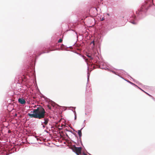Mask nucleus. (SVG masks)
I'll list each match as a JSON object with an SVG mask.
<instances>
[{
  "instance_id": "obj_1",
  "label": "nucleus",
  "mask_w": 155,
  "mask_h": 155,
  "mask_svg": "<svg viewBox=\"0 0 155 155\" xmlns=\"http://www.w3.org/2000/svg\"><path fill=\"white\" fill-rule=\"evenodd\" d=\"M46 48L45 47H42L39 49L35 50L33 54L32 52H30L29 53H28V59H27V61L29 65L25 67L24 70H22V72L24 73V78L28 79L35 74V71H33V68L35 65L36 59L42 54L49 52L50 51H46L41 52V50H45Z\"/></svg>"
},
{
  "instance_id": "obj_2",
  "label": "nucleus",
  "mask_w": 155,
  "mask_h": 155,
  "mask_svg": "<svg viewBox=\"0 0 155 155\" xmlns=\"http://www.w3.org/2000/svg\"><path fill=\"white\" fill-rule=\"evenodd\" d=\"M36 109H33L30 113H28L27 115L30 118L41 119L44 118V121L41 122V124L47 125L49 121L48 118L45 117L46 112L43 107L41 105H38Z\"/></svg>"
},
{
  "instance_id": "obj_3",
  "label": "nucleus",
  "mask_w": 155,
  "mask_h": 155,
  "mask_svg": "<svg viewBox=\"0 0 155 155\" xmlns=\"http://www.w3.org/2000/svg\"><path fill=\"white\" fill-rule=\"evenodd\" d=\"M153 0H147L143 3L141 7L136 12L137 18L140 19L144 18L149 8L153 5L155 6Z\"/></svg>"
},
{
  "instance_id": "obj_4",
  "label": "nucleus",
  "mask_w": 155,
  "mask_h": 155,
  "mask_svg": "<svg viewBox=\"0 0 155 155\" xmlns=\"http://www.w3.org/2000/svg\"><path fill=\"white\" fill-rule=\"evenodd\" d=\"M98 53L96 51H93L91 53H87L86 54L88 58V59L85 58L87 59V62L90 63L91 65H94L97 66L100 68V62H103L99 61V58L98 56Z\"/></svg>"
},
{
  "instance_id": "obj_5",
  "label": "nucleus",
  "mask_w": 155,
  "mask_h": 155,
  "mask_svg": "<svg viewBox=\"0 0 155 155\" xmlns=\"http://www.w3.org/2000/svg\"><path fill=\"white\" fill-rule=\"evenodd\" d=\"M41 97L44 98L46 101L48 102V104L47 105V107L49 109L51 110L52 107L53 108L54 107H55L56 108H58V107H60L59 105L56 104L54 102L50 99H48L43 94H41Z\"/></svg>"
},
{
  "instance_id": "obj_6",
  "label": "nucleus",
  "mask_w": 155,
  "mask_h": 155,
  "mask_svg": "<svg viewBox=\"0 0 155 155\" xmlns=\"http://www.w3.org/2000/svg\"><path fill=\"white\" fill-rule=\"evenodd\" d=\"M129 22L134 25H136L137 24L138 20L136 17L135 14L131 12V14L130 15V18L129 19Z\"/></svg>"
},
{
  "instance_id": "obj_7",
  "label": "nucleus",
  "mask_w": 155,
  "mask_h": 155,
  "mask_svg": "<svg viewBox=\"0 0 155 155\" xmlns=\"http://www.w3.org/2000/svg\"><path fill=\"white\" fill-rule=\"evenodd\" d=\"M100 68L102 69H104L105 70H107L108 71L111 72H112L113 73L117 75H118L117 73L115 71H112L111 70L109 69V68H107L106 64L104 62H100Z\"/></svg>"
},
{
  "instance_id": "obj_8",
  "label": "nucleus",
  "mask_w": 155,
  "mask_h": 155,
  "mask_svg": "<svg viewBox=\"0 0 155 155\" xmlns=\"http://www.w3.org/2000/svg\"><path fill=\"white\" fill-rule=\"evenodd\" d=\"M83 128V127H82L80 130H78L77 131H76L74 129H73V130L74 131H75L76 132L78 133V134L79 136V138L78 137V140L80 141V143H81V146L84 147L81 139V137L82 136L81 131Z\"/></svg>"
},
{
  "instance_id": "obj_9",
  "label": "nucleus",
  "mask_w": 155,
  "mask_h": 155,
  "mask_svg": "<svg viewBox=\"0 0 155 155\" xmlns=\"http://www.w3.org/2000/svg\"><path fill=\"white\" fill-rule=\"evenodd\" d=\"M73 148H70L71 149L72 151L74 152H78L80 154H81V150H82V147H77L75 145H74L73 146Z\"/></svg>"
},
{
  "instance_id": "obj_10",
  "label": "nucleus",
  "mask_w": 155,
  "mask_h": 155,
  "mask_svg": "<svg viewBox=\"0 0 155 155\" xmlns=\"http://www.w3.org/2000/svg\"><path fill=\"white\" fill-rule=\"evenodd\" d=\"M7 126L5 127V128L6 129ZM5 127L3 126H0V135L1 136H3L6 134V133H5Z\"/></svg>"
},
{
  "instance_id": "obj_11",
  "label": "nucleus",
  "mask_w": 155,
  "mask_h": 155,
  "mask_svg": "<svg viewBox=\"0 0 155 155\" xmlns=\"http://www.w3.org/2000/svg\"><path fill=\"white\" fill-rule=\"evenodd\" d=\"M90 74L88 72L87 73V85H86V91H87L88 90H90L91 89V88L90 87V86H89V85L88 84V82L89 81V78L90 77Z\"/></svg>"
},
{
  "instance_id": "obj_12",
  "label": "nucleus",
  "mask_w": 155,
  "mask_h": 155,
  "mask_svg": "<svg viewBox=\"0 0 155 155\" xmlns=\"http://www.w3.org/2000/svg\"><path fill=\"white\" fill-rule=\"evenodd\" d=\"M18 101V102L21 104H25L26 103L25 99L22 98H19Z\"/></svg>"
},
{
  "instance_id": "obj_13",
  "label": "nucleus",
  "mask_w": 155,
  "mask_h": 155,
  "mask_svg": "<svg viewBox=\"0 0 155 155\" xmlns=\"http://www.w3.org/2000/svg\"><path fill=\"white\" fill-rule=\"evenodd\" d=\"M72 46H70L69 47H67L66 46L62 44L61 46V48L62 50H65L67 51H69L68 50L65 48H68L71 47Z\"/></svg>"
},
{
  "instance_id": "obj_14",
  "label": "nucleus",
  "mask_w": 155,
  "mask_h": 155,
  "mask_svg": "<svg viewBox=\"0 0 155 155\" xmlns=\"http://www.w3.org/2000/svg\"><path fill=\"white\" fill-rule=\"evenodd\" d=\"M73 51L76 53V54H78L79 55H80V56H81L85 60V62L87 63V59H85V57L84 56H83V55H82L81 54L77 52L76 51Z\"/></svg>"
},
{
  "instance_id": "obj_15",
  "label": "nucleus",
  "mask_w": 155,
  "mask_h": 155,
  "mask_svg": "<svg viewBox=\"0 0 155 155\" xmlns=\"http://www.w3.org/2000/svg\"><path fill=\"white\" fill-rule=\"evenodd\" d=\"M63 41L62 39L61 38H60L59 40L57 41V42H56L55 43V44L54 45H55L56 46H57V44L58 43H61Z\"/></svg>"
},
{
  "instance_id": "obj_16",
  "label": "nucleus",
  "mask_w": 155,
  "mask_h": 155,
  "mask_svg": "<svg viewBox=\"0 0 155 155\" xmlns=\"http://www.w3.org/2000/svg\"><path fill=\"white\" fill-rule=\"evenodd\" d=\"M77 142H76L73 141V142L75 143L77 146H80L81 145V143H80V141L78 140V138L77 139Z\"/></svg>"
},
{
  "instance_id": "obj_17",
  "label": "nucleus",
  "mask_w": 155,
  "mask_h": 155,
  "mask_svg": "<svg viewBox=\"0 0 155 155\" xmlns=\"http://www.w3.org/2000/svg\"><path fill=\"white\" fill-rule=\"evenodd\" d=\"M126 81L127 82H128L130 84H132V85H134V86L135 87H137V85H136L135 84H134V83H132V82L128 80H126Z\"/></svg>"
},
{
  "instance_id": "obj_18",
  "label": "nucleus",
  "mask_w": 155,
  "mask_h": 155,
  "mask_svg": "<svg viewBox=\"0 0 155 155\" xmlns=\"http://www.w3.org/2000/svg\"><path fill=\"white\" fill-rule=\"evenodd\" d=\"M121 70V72L123 74H124L125 75H126L128 76H129L128 73L126 72H125L123 70Z\"/></svg>"
},
{
  "instance_id": "obj_19",
  "label": "nucleus",
  "mask_w": 155,
  "mask_h": 155,
  "mask_svg": "<svg viewBox=\"0 0 155 155\" xmlns=\"http://www.w3.org/2000/svg\"><path fill=\"white\" fill-rule=\"evenodd\" d=\"M72 134H73V135H74L75 136V137H77V139H78V136L76 135V133H74V132H73L72 133Z\"/></svg>"
},
{
  "instance_id": "obj_20",
  "label": "nucleus",
  "mask_w": 155,
  "mask_h": 155,
  "mask_svg": "<svg viewBox=\"0 0 155 155\" xmlns=\"http://www.w3.org/2000/svg\"><path fill=\"white\" fill-rule=\"evenodd\" d=\"M85 120H84V122H83V128L85 126V124H86L85 122Z\"/></svg>"
},
{
  "instance_id": "obj_21",
  "label": "nucleus",
  "mask_w": 155,
  "mask_h": 155,
  "mask_svg": "<svg viewBox=\"0 0 155 155\" xmlns=\"http://www.w3.org/2000/svg\"><path fill=\"white\" fill-rule=\"evenodd\" d=\"M91 44H92L94 45H95V43H94V41H92L91 42Z\"/></svg>"
},
{
  "instance_id": "obj_22",
  "label": "nucleus",
  "mask_w": 155,
  "mask_h": 155,
  "mask_svg": "<svg viewBox=\"0 0 155 155\" xmlns=\"http://www.w3.org/2000/svg\"><path fill=\"white\" fill-rule=\"evenodd\" d=\"M66 131H68V132H71V133L73 132L71 130H68L67 129H66Z\"/></svg>"
},
{
  "instance_id": "obj_23",
  "label": "nucleus",
  "mask_w": 155,
  "mask_h": 155,
  "mask_svg": "<svg viewBox=\"0 0 155 155\" xmlns=\"http://www.w3.org/2000/svg\"><path fill=\"white\" fill-rule=\"evenodd\" d=\"M139 89H140L141 91H142L144 92L145 91H144L143 90H142L141 88L140 87H138V86L137 87Z\"/></svg>"
},
{
  "instance_id": "obj_24",
  "label": "nucleus",
  "mask_w": 155,
  "mask_h": 155,
  "mask_svg": "<svg viewBox=\"0 0 155 155\" xmlns=\"http://www.w3.org/2000/svg\"><path fill=\"white\" fill-rule=\"evenodd\" d=\"M144 93H145L146 94H147V95H148L150 97L151 96V95H150L148 93H147V92H146L145 91L144 92Z\"/></svg>"
},
{
  "instance_id": "obj_25",
  "label": "nucleus",
  "mask_w": 155,
  "mask_h": 155,
  "mask_svg": "<svg viewBox=\"0 0 155 155\" xmlns=\"http://www.w3.org/2000/svg\"><path fill=\"white\" fill-rule=\"evenodd\" d=\"M150 97H151V98H152L155 101V98H154L153 96L151 95V96H150Z\"/></svg>"
},
{
  "instance_id": "obj_26",
  "label": "nucleus",
  "mask_w": 155,
  "mask_h": 155,
  "mask_svg": "<svg viewBox=\"0 0 155 155\" xmlns=\"http://www.w3.org/2000/svg\"><path fill=\"white\" fill-rule=\"evenodd\" d=\"M77 155H79L80 154L78 152H74Z\"/></svg>"
},
{
  "instance_id": "obj_27",
  "label": "nucleus",
  "mask_w": 155,
  "mask_h": 155,
  "mask_svg": "<svg viewBox=\"0 0 155 155\" xmlns=\"http://www.w3.org/2000/svg\"><path fill=\"white\" fill-rule=\"evenodd\" d=\"M76 118H77V114H74V120H76Z\"/></svg>"
},
{
  "instance_id": "obj_28",
  "label": "nucleus",
  "mask_w": 155,
  "mask_h": 155,
  "mask_svg": "<svg viewBox=\"0 0 155 155\" xmlns=\"http://www.w3.org/2000/svg\"><path fill=\"white\" fill-rule=\"evenodd\" d=\"M72 110V111L74 112V114H76V111L75 110Z\"/></svg>"
},
{
  "instance_id": "obj_29",
  "label": "nucleus",
  "mask_w": 155,
  "mask_h": 155,
  "mask_svg": "<svg viewBox=\"0 0 155 155\" xmlns=\"http://www.w3.org/2000/svg\"><path fill=\"white\" fill-rule=\"evenodd\" d=\"M118 76H119L121 78L123 79L125 81L126 80V79H124V78H123L122 77H121V76H120L119 75H118Z\"/></svg>"
},
{
  "instance_id": "obj_30",
  "label": "nucleus",
  "mask_w": 155,
  "mask_h": 155,
  "mask_svg": "<svg viewBox=\"0 0 155 155\" xmlns=\"http://www.w3.org/2000/svg\"><path fill=\"white\" fill-rule=\"evenodd\" d=\"M105 18H104V17H102L101 19V21H103L104 20Z\"/></svg>"
},
{
  "instance_id": "obj_31",
  "label": "nucleus",
  "mask_w": 155,
  "mask_h": 155,
  "mask_svg": "<svg viewBox=\"0 0 155 155\" xmlns=\"http://www.w3.org/2000/svg\"><path fill=\"white\" fill-rule=\"evenodd\" d=\"M42 127L43 128H45V125L44 124H42Z\"/></svg>"
},
{
  "instance_id": "obj_32",
  "label": "nucleus",
  "mask_w": 155,
  "mask_h": 155,
  "mask_svg": "<svg viewBox=\"0 0 155 155\" xmlns=\"http://www.w3.org/2000/svg\"><path fill=\"white\" fill-rule=\"evenodd\" d=\"M87 114H88V113L87 112V110H86V109H85V115H87Z\"/></svg>"
},
{
  "instance_id": "obj_33",
  "label": "nucleus",
  "mask_w": 155,
  "mask_h": 155,
  "mask_svg": "<svg viewBox=\"0 0 155 155\" xmlns=\"http://www.w3.org/2000/svg\"><path fill=\"white\" fill-rule=\"evenodd\" d=\"M65 135H66V136L67 137H69L68 134H67V133H65Z\"/></svg>"
},
{
  "instance_id": "obj_34",
  "label": "nucleus",
  "mask_w": 155,
  "mask_h": 155,
  "mask_svg": "<svg viewBox=\"0 0 155 155\" xmlns=\"http://www.w3.org/2000/svg\"><path fill=\"white\" fill-rule=\"evenodd\" d=\"M70 107L74 109H75L76 108L75 107Z\"/></svg>"
},
{
  "instance_id": "obj_35",
  "label": "nucleus",
  "mask_w": 155,
  "mask_h": 155,
  "mask_svg": "<svg viewBox=\"0 0 155 155\" xmlns=\"http://www.w3.org/2000/svg\"><path fill=\"white\" fill-rule=\"evenodd\" d=\"M7 131L8 133H10V131L9 130H8L7 129Z\"/></svg>"
},
{
  "instance_id": "obj_36",
  "label": "nucleus",
  "mask_w": 155,
  "mask_h": 155,
  "mask_svg": "<svg viewBox=\"0 0 155 155\" xmlns=\"http://www.w3.org/2000/svg\"><path fill=\"white\" fill-rule=\"evenodd\" d=\"M83 155H87V154H86L84 152H83Z\"/></svg>"
},
{
  "instance_id": "obj_37",
  "label": "nucleus",
  "mask_w": 155,
  "mask_h": 155,
  "mask_svg": "<svg viewBox=\"0 0 155 155\" xmlns=\"http://www.w3.org/2000/svg\"><path fill=\"white\" fill-rule=\"evenodd\" d=\"M17 116V114L16 113L15 114V116Z\"/></svg>"
},
{
  "instance_id": "obj_38",
  "label": "nucleus",
  "mask_w": 155,
  "mask_h": 155,
  "mask_svg": "<svg viewBox=\"0 0 155 155\" xmlns=\"http://www.w3.org/2000/svg\"><path fill=\"white\" fill-rule=\"evenodd\" d=\"M75 34H76V35H77V38H78V35H77V32H76V31H75Z\"/></svg>"
},
{
  "instance_id": "obj_39",
  "label": "nucleus",
  "mask_w": 155,
  "mask_h": 155,
  "mask_svg": "<svg viewBox=\"0 0 155 155\" xmlns=\"http://www.w3.org/2000/svg\"><path fill=\"white\" fill-rule=\"evenodd\" d=\"M49 49H50V51H52V50H50V48H49Z\"/></svg>"
},
{
  "instance_id": "obj_40",
  "label": "nucleus",
  "mask_w": 155,
  "mask_h": 155,
  "mask_svg": "<svg viewBox=\"0 0 155 155\" xmlns=\"http://www.w3.org/2000/svg\"><path fill=\"white\" fill-rule=\"evenodd\" d=\"M36 139H37V140H38V138H36Z\"/></svg>"
},
{
  "instance_id": "obj_41",
  "label": "nucleus",
  "mask_w": 155,
  "mask_h": 155,
  "mask_svg": "<svg viewBox=\"0 0 155 155\" xmlns=\"http://www.w3.org/2000/svg\"><path fill=\"white\" fill-rule=\"evenodd\" d=\"M71 31H74V30H73L71 29Z\"/></svg>"
},
{
  "instance_id": "obj_42",
  "label": "nucleus",
  "mask_w": 155,
  "mask_h": 155,
  "mask_svg": "<svg viewBox=\"0 0 155 155\" xmlns=\"http://www.w3.org/2000/svg\"><path fill=\"white\" fill-rule=\"evenodd\" d=\"M87 69L88 70L89 69V68H88V67H87Z\"/></svg>"
},
{
  "instance_id": "obj_43",
  "label": "nucleus",
  "mask_w": 155,
  "mask_h": 155,
  "mask_svg": "<svg viewBox=\"0 0 155 155\" xmlns=\"http://www.w3.org/2000/svg\"><path fill=\"white\" fill-rule=\"evenodd\" d=\"M88 154H89L90 155H92L91 154H90V153H88Z\"/></svg>"
},
{
  "instance_id": "obj_44",
  "label": "nucleus",
  "mask_w": 155,
  "mask_h": 155,
  "mask_svg": "<svg viewBox=\"0 0 155 155\" xmlns=\"http://www.w3.org/2000/svg\"><path fill=\"white\" fill-rule=\"evenodd\" d=\"M91 110H90V112H91Z\"/></svg>"
},
{
  "instance_id": "obj_45",
  "label": "nucleus",
  "mask_w": 155,
  "mask_h": 155,
  "mask_svg": "<svg viewBox=\"0 0 155 155\" xmlns=\"http://www.w3.org/2000/svg\"><path fill=\"white\" fill-rule=\"evenodd\" d=\"M115 69V70H117V69Z\"/></svg>"
},
{
  "instance_id": "obj_46",
  "label": "nucleus",
  "mask_w": 155,
  "mask_h": 155,
  "mask_svg": "<svg viewBox=\"0 0 155 155\" xmlns=\"http://www.w3.org/2000/svg\"><path fill=\"white\" fill-rule=\"evenodd\" d=\"M0 155H2L1 154H0Z\"/></svg>"
}]
</instances>
